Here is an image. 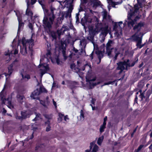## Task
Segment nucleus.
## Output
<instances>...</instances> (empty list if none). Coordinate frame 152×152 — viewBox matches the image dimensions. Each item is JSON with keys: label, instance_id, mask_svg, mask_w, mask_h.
Wrapping results in <instances>:
<instances>
[{"label": "nucleus", "instance_id": "69168bd1", "mask_svg": "<svg viewBox=\"0 0 152 152\" xmlns=\"http://www.w3.org/2000/svg\"><path fill=\"white\" fill-rule=\"evenodd\" d=\"M107 120V117L105 116V118H104V122H106V121Z\"/></svg>", "mask_w": 152, "mask_h": 152}, {"label": "nucleus", "instance_id": "72a5a7b5", "mask_svg": "<svg viewBox=\"0 0 152 152\" xmlns=\"http://www.w3.org/2000/svg\"><path fill=\"white\" fill-rule=\"evenodd\" d=\"M71 85H70L69 87L71 89L73 90L76 87V85L77 83L76 82H71L70 83Z\"/></svg>", "mask_w": 152, "mask_h": 152}, {"label": "nucleus", "instance_id": "864d4df0", "mask_svg": "<svg viewBox=\"0 0 152 152\" xmlns=\"http://www.w3.org/2000/svg\"><path fill=\"white\" fill-rule=\"evenodd\" d=\"M85 48H84L83 47H81V52L83 53V52L85 53L86 52L85 50Z\"/></svg>", "mask_w": 152, "mask_h": 152}, {"label": "nucleus", "instance_id": "c9c22d12", "mask_svg": "<svg viewBox=\"0 0 152 152\" xmlns=\"http://www.w3.org/2000/svg\"><path fill=\"white\" fill-rule=\"evenodd\" d=\"M45 124L46 125L47 124L48 125V127H47L46 128V131L47 132H48L50 131V121H47L46 122H45Z\"/></svg>", "mask_w": 152, "mask_h": 152}, {"label": "nucleus", "instance_id": "bf43d9fd", "mask_svg": "<svg viewBox=\"0 0 152 152\" xmlns=\"http://www.w3.org/2000/svg\"><path fill=\"white\" fill-rule=\"evenodd\" d=\"M28 26H29V28L31 29V30L32 29V28H33V26H32V24L31 23H30L29 24Z\"/></svg>", "mask_w": 152, "mask_h": 152}, {"label": "nucleus", "instance_id": "ea45409f", "mask_svg": "<svg viewBox=\"0 0 152 152\" xmlns=\"http://www.w3.org/2000/svg\"><path fill=\"white\" fill-rule=\"evenodd\" d=\"M80 117L81 119H82V120H83L84 117L83 111L81 110L80 112Z\"/></svg>", "mask_w": 152, "mask_h": 152}, {"label": "nucleus", "instance_id": "13d9d810", "mask_svg": "<svg viewBox=\"0 0 152 152\" xmlns=\"http://www.w3.org/2000/svg\"><path fill=\"white\" fill-rule=\"evenodd\" d=\"M64 120L66 121L67 120H69V118H68V116L67 115H66L64 116Z\"/></svg>", "mask_w": 152, "mask_h": 152}, {"label": "nucleus", "instance_id": "2eb2a0df", "mask_svg": "<svg viewBox=\"0 0 152 152\" xmlns=\"http://www.w3.org/2000/svg\"><path fill=\"white\" fill-rule=\"evenodd\" d=\"M94 143L93 142H91L90 144V149L89 150H87L85 151V152H96L98 149V146L96 145H94L92 151H91V150L92 148L93 145H94Z\"/></svg>", "mask_w": 152, "mask_h": 152}, {"label": "nucleus", "instance_id": "c85d7f7f", "mask_svg": "<svg viewBox=\"0 0 152 152\" xmlns=\"http://www.w3.org/2000/svg\"><path fill=\"white\" fill-rule=\"evenodd\" d=\"M28 62L26 61H25L23 62V65L25 69H27L28 68Z\"/></svg>", "mask_w": 152, "mask_h": 152}, {"label": "nucleus", "instance_id": "dca6fc26", "mask_svg": "<svg viewBox=\"0 0 152 152\" xmlns=\"http://www.w3.org/2000/svg\"><path fill=\"white\" fill-rule=\"evenodd\" d=\"M20 74L22 77V79L25 80V81H27L30 78V76L28 74H25L24 69H22L20 72Z\"/></svg>", "mask_w": 152, "mask_h": 152}, {"label": "nucleus", "instance_id": "2f4dec72", "mask_svg": "<svg viewBox=\"0 0 152 152\" xmlns=\"http://www.w3.org/2000/svg\"><path fill=\"white\" fill-rule=\"evenodd\" d=\"M102 16L103 19H107L108 17H109V16H107V12L106 11H104L102 12Z\"/></svg>", "mask_w": 152, "mask_h": 152}, {"label": "nucleus", "instance_id": "9b49d317", "mask_svg": "<svg viewBox=\"0 0 152 152\" xmlns=\"http://www.w3.org/2000/svg\"><path fill=\"white\" fill-rule=\"evenodd\" d=\"M40 94V91L39 89H37L32 93L31 95V97L34 99H37L39 100V98L38 97V96Z\"/></svg>", "mask_w": 152, "mask_h": 152}, {"label": "nucleus", "instance_id": "c03bdc74", "mask_svg": "<svg viewBox=\"0 0 152 152\" xmlns=\"http://www.w3.org/2000/svg\"><path fill=\"white\" fill-rule=\"evenodd\" d=\"M40 103L42 105L45 107H47V105L46 104V102L43 101L42 100H40Z\"/></svg>", "mask_w": 152, "mask_h": 152}, {"label": "nucleus", "instance_id": "e2e57ef3", "mask_svg": "<svg viewBox=\"0 0 152 152\" xmlns=\"http://www.w3.org/2000/svg\"><path fill=\"white\" fill-rule=\"evenodd\" d=\"M7 112L6 110H5L4 108H3V111H2V113L3 114H5L6 112Z\"/></svg>", "mask_w": 152, "mask_h": 152}, {"label": "nucleus", "instance_id": "052dcab7", "mask_svg": "<svg viewBox=\"0 0 152 152\" xmlns=\"http://www.w3.org/2000/svg\"><path fill=\"white\" fill-rule=\"evenodd\" d=\"M56 83L54 82L53 83V85L52 86V88H53L55 87H56Z\"/></svg>", "mask_w": 152, "mask_h": 152}, {"label": "nucleus", "instance_id": "5701e85b", "mask_svg": "<svg viewBox=\"0 0 152 152\" xmlns=\"http://www.w3.org/2000/svg\"><path fill=\"white\" fill-rule=\"evenodd\" d=\"M103 34H107L108 32V26H106L102 28L101 30Z\"/></svg>", "mask_w": 152, "mask_h": 152}, {"label": "nucleus", "instance_id": "e433bc0d", "mask_svg": "<svg viewBox=\"0 0 152 152\" xmlns=\"http://www.w3.org/2000/svg\"><path fill=\"white\" fill-rule=\"evenodd\" d=\"M86 79L87 82H89L90 83H91L92 81H95L96 80V78L94 77L93 79H91V78H88V77L87 76L86 78Z\"/></svg>", "mask_w": 152, "mask_h": 152}, {"label": "nucleus", "instance_id": "49530a36", "mask_svg": "<svg viewBox=\"0 0 152 152\" xmlns=\"http://www.w3.org/2000/svg\"><path fill=\"white\" fill-rule=\"evenodd\" d=\"M51 52L49 50L47 51L46 53V56L48 58H50L51 56Z\"/></svg>", "mask_w": 152, "mask_h": 152}, {"label": "nucleus", "instance_id": "0eeeda50", "mask_svg": "<svg viewBox=\"0 0 152 152\" xmlns=\"http://www.w3.org/2000/svg\"><path fill=\"white\" fill-rule=\"evenodd\" d=\"M118 66L117 68V70H120L121 71L119 72V73H121L122 71L124 69H127L128 66H129L127 64V61H125L123 62H120L117 64Z\"/></svg>", "mask_w": 152, "mask_h": 152}, {"label": "nucleus", "instance_id": "c756f323", "mask_svg": "<svg viewBox=\"0 0 152 152\" xmlns=\"http://www.w3.org/2000/svg\"><path fill=\"white\" fill-rule=\"evenodd\" d=\"M106 124V122H103V124L101 126L100 128V132L102 133L104 132V129L105 128V126Z\"/></svg>", "mask_w": 152, "mask_h": 152}, {"label": "nucleus", "instance_id": "58836bf2", "mask_svg": "<svg viewBox=\"0 0 152 152\" xmlns=\"http://www.w3.org/2000/svg\"><path fill=\"white\" fill-rule=\"evenodd\" d=\"M40 91V93L42 92H47V91L45 88L41 86L39 89Z\"/></svg>", "mask_w": 152, "mask_h": 152}, {"label": "nucleus", "instance_id": "5fc2aeb1", "mask_svg": "<svg viewBox=\"0 0 152 152\" xmlns=\"http://www.w3.org/2000/svg\"><path fill=\"white\" fill-rule=\"evenodd\" d=\"M144 146V145H140V146L138 147V148H137L138 150H139L140 151L141 150L142 148Z\"/></svg>", "mask_w": 152, "mask_h": 152}, {"label": "nucleus", "instance_id": "603ef678", "mask_svg": "<svg viewBox=\"0 0 152 152\" xmlns=\"http://www.w3.org/2000/svg\"><path fill=\"white\" fill-rule=\"evenodd\" d=\"M73 1L74 0H66V2L70 4L72 3Z\"/></svg>", "mask_w": 152, "mask_h": 152}, {"label": "nucleus", "instance_id": "a18cd8bd", "mask_svg": "<svg viewBox=\"0 0 152 152\" xmlns=\"http://www.w3.org/2000/svg\"><path fill=\"white\" fill-rule=\"evenodd\" d=\"M27 1H28L29 3L30 4V5L31 4V5H33L36 2V0H31V2L30 3L29 1L28 0H26V3H27Z\"/></svg>", "mask_w": 152, "mask_h": 152}, {"label": "nucleus", "instance_id": "ddd939ff", "mask_svg": "<svg viewBox=\"0 0 152 152\" xmlns=\"http://www.w3.org/2000/svg\"><path fill=\"white\" fill-rule=\"evenodd\" d=\"M94 20L96 22L95 23L96 28L97 31H99L102 28V24L101 23L99 22V20L96 17H94Z\"/></svg>", "mask_w": 152, "mask_h": 152}, {"label": "nucleus", "instance_id": "6e6552de", "mask_svg": "<svg viewBox=\"0 0 152 152\" xmlns=\"http://www.w3.org/2000/svg\"><path fill=\"white\" fill-rule=\"evenodd\" d=\"M131 39L134 41L137 42L136 46L140 49L143 46V45H141L142 43V38L140 37L137 33H135L132 35L131 37Z\"/></svg>", "mask_w": 152, "mask_h": 152}, {"label": "nucleus", "instance_id": "bb28decb", "mask_svg": "<svg viewBox=\"0 0 152 152\" xmlns=\"http://www.w3.org/2000/svg\"><path fill=\"white\" fill-rule=\"evenodd\" d=\"M80 45L82 46V47H83L85 48L86 44V40L85 39H83L82 40L80 41Z\"/></svg>", "mask_w": 152, "mask_h": 152}, {"label": "nucleus", "instance_id": "393cba45", "mask_svg": "<svg viewBox=\"0 0 152 152\" xmlns=\"http://www.w3.org/2000/svg\"><path fill=\"white\" fill-rule=\"evenodd\" d=\"M70 68L71 69L73 70L74 71L77 72V73H78V72H79L80 71V69L79 68H76L75 65L74 64H72L70 65Z\"/></svg>", "mask_w": 152, "mask_h": 152}, {"label": "nucleus", "instance_id": "338daca9", "mask_svg": "<svg viewBox=\"0 0 152 152\" xmlns=\"http://www.w3.org/2000/svg\"><path fill=\"white\" fill-rule=\"evenodd\" d=\"M48 97L47 96L46 97V100H47V105H48L49 103V102L48 101Z\"/></svg>", "mask_w": 152, "mask_h": 152}, {"label": "nucleus", "instance_id": "4d7b16f0", "mask_svg": "<svg viewBox=\"0 0 152 152\" xmlns=\"http://www.w3.org/2000/svg\"><path fill=\"white\" fill-rule=\"evenodd\" d=\"M93 55H94V51L92 52V53L90 55V57L91 59H92L93 58Z\"/></svg>", "mask_w": 152, "mask_h": 152}, {"label": "nucleus", "instance_id": "cd10ccee", "mask_svg": "<svg viewBox=\"0 0 152 152\" xmlns=\"http://www.w3.org/2000/svg\"><path fill=\"white\" fill-rule=\"evenodd\" d=\"M98 55V58L100 62L101 58L103 57V53L102 51H99L97 53Z\"/></svg>", "mask_w": 152, "mask_h": 152}, {"label": "nucleus", "instance_id": "1a4fd4ad", "mask_svg": "<svg viewBox=\"0 0 152 152\" xmlns=\"http://www.w3.org/2000/svg\"><path fill=\"white\" fill-rule=\"evenodd\" d=\"M18 12H16V15L17 16L19 22L18 28V34L20 32V30L23 28V23H22L21 20V15H18Z\"/></svg>", "mask_w": 152, "mask_h": 152}, {"label": "nucleus", "instance_id": "6e6d98bb", "mask_svg": "<svg viewBox=\"0 0 152 152\" xmlns=\"http://www.w3.org/2000/svg\"><path fill=\"white\" fill-rule=\"evenodd\" d=\"M53 105L55 106V108H56L57 107V104L56 102L54 101L53 99Z\"/></svg>", "mask_w": 152, "mask_h": 152}, {"label": "nucleus", "instance_id": "f257e3e1", "mask_svg": "<svg viewBox=\"0 0 152 152\" xmlns=\"http://www.w3.org/2000/svg\"><path fill=\"white\" fill-rule=\"evenodd\" d=\"M38 1L42 7L45 14L43 20V26L45 28H50L54 21L56 17V10L55 9L52 8L50 10L48 11L45 5L43 4V2L40 0Z\"/></svg>", "mask_w": 152, "mask_h": 152}, {"label": "nucleus", "instance_id": "774afa93", "mask_svg": "<svg viewBox=\"0 0 152 152\" xmlns=\"http://www.w3.org/2000/svg\"><path fill=\"white\" fill-rule=\"evenodd\" d=\"M90 105L91 106L92 108V110H95V108L94 107H93L91 104H90Z\"/></svg>", "mask_w": 152, "mask_h": 152}, {"label": "nucleus", "instance_id": "680f3d73", "mask_svg": "<svg viewBox=\"0 0 152 152\" xmlns=\"http://www.w3.org/2000/svg\"><path fill=\"white\" fill-rule=\"evenodd\" d=\"M73 50L75 53H77L78 52V50L76 49L75 47L73 48Z\"/></svg>", "mask_w": 152, "mask_h": 152}, {"label": "nucleus", "instance_id": "7ed1b4c3", "mask_svg": "<svg viewBox=\"0 0 152 152\" xmlns=\"http://www.w3.org/2000/svg\"><path fill=\"white\" fill-rule=\"evenodd\" d=\"M138 19L137 16L135 18L133 15L131 13L128 15L127 18L125 20L123 25L124 26H127L129 28H131L136 22L137 19Z\"/></svg>", "mask_w": 152, "mask_h": 152}, {"label": "nucleus", "instance_id": "f8f14e48", "mask_svg": "<svg viewBox=\"0 0 152 152\" xmlns=\"http://www.w3.org/2000/svg\"><path fill=\"white\" fill-rule=\"evenodd\" d=\"M123 24V22L122 21H120L118 23L117 25L118 26V27L120 29V31H115V32L114 33L115 36L117 37H119L120 35L122 34L121 30L122 29V27L121 26Z\"/></svg>", "mask_w": 152, "mask_h": 152}, {"label": "nucleus", "instance_id": "473e14b6", "mask_svg": "<svg viewBox=\"0 0 152 152\" xmlns=\"http://www.w3.org/2000/svg\"><path fill=\"white\" fill-rule=\"evenodd\" d=\"M103 139H104L103 136H101V137H99L98 138V141H97V144L99 145H101V144L102 143V142L103 141Z\"/></svg>", "mask_w": 152, "mask_h": 152}, {"label": "nucleus", "instance_id": "8fccbe9b", "mask_svg": "<svg viewBox=\"0 0 152 152\" xmlns=\"http://www.w3.org/2000/svg\"><path fill=\"white\" fill-rule=\"evenodd\" d=\"M120 54L119 52H117L115 53V56L114 57V59L115 60H116L117 59V57L118 56V55Z\"/></svg>", "mask_w": 152, "mask_h": 152}, {"label": "nucleus", "instance_id": "aec40b11", "mask_svg": "<svg viewBox=\"0 0 152 152\" xmlns=\"http://www.w3.org/2000/svg\"><path fill=\"white\" fill-rule=\"evenodd\" d=\"M13 65L12 64H10V65L8 68V74H7L6 73H5L4 74L5 76L6 77V80H7V76H10L12 72L13 69H12V68L13 67Z\"/></svg>", "mask_w": 152, "mask_h": 152}, {"label": "nucleus", "instance_id": "f704fd0d", "mask_svg": "<svg viewBox=\"0 0 152 152\" xmlns=\"http://www.w3.org/2000/svg\"><path fill=\"white\" fill-rule=\"evenodd\" d=\"M64 116V115L61 113H58L59 117L58 118V121L59 122H61L62 120V118Z\"/></svg>", "mask_w": 152, "mask_h": 152}, {"label": "nucleus", "instance_id": "20e7f679", "mask_svg": "<svg viewBox=\"0 0 152 152\" xmlns=\"http://www.w3.org/2000/svg\"><path fill=\"white\" fill-rule=\"evenodd\" d=\"M4 89H3L0 93V96L1 98V100L2 101L3 103H6L8 104V106L10 108H13V106L12 105L11 101V99H10L9 98L6 99L5 96L4 94Z\"/></svg>", "mask_w": 152, "mask_h": 152}, {"label": "nucleus", "instance_id": "a878e982", "mask_svg": "<svg viewBox=\"0 0 152 152\" xmlns=\"http://www.w3.org/2000/svg\"><path fill=\"white\" fill-rule=\"evenodd\" d=\"M17 98L18 100V102L20 103H22L23 102V100L24 99V97L23 96L20 95L18 94L17 96Z\"/></svg>", "mask_w": 152, "mask_h": 152}, {"label": "nucleus", "instance_id": "37998d69", "mask_svg": "<svg viewBox=\"0 0 152 152\" xmlns=\"http://www.w3.org/2000/svg\"><path fill=\"white\" fill-rule=\"evenodd\" d=\"M140 95L139 96L140 98H141V99L142 100L144 98H145V97L144 95V93H142V91H140Z\"/></svg>", "mask_w": 152, "mask_h": 152}, {"label": "nucleus", "instance_id": "f3484780", "mask_svg": "<svg viewBox=\"0 0 152 152\" xmlns=\"http://www.w3.org/2000/svg\"><path fill=\"white\" fill-rule=\"evenodd\" d=\"M30 6V4L28 1H27V8L26 11V15L29 16L30 18H31L33 15V13L32 11L29 10V8Z\"/></svg>", "mask_w": 152, "mask_h": 152}, {"label": "nucleus", "instance_id": "a19ab883", "mask_svg": "<svg viewBox=\"0 0 152 152\" xmlns=\"http://www.w3.org/2000/svg\"><path fill=\"white\" fill-rule=\"evenodd\" d=\"M87 67H88L90 69H91V66L90 65H89L88 64H86L84 65L82 69V70L83 71L84 70L85 68Z\"/></svg>", "mask_w": 152, "mask_h": 152}, {"label": "nucleus", "instance_id": "0e129e2a", "mask_svg": "<svg viewBox=\"0 0 152 152\" xmlns=\"http://www.w3.org/2000/svg\"><path fill=\"white\" fill-rule=\"evenodd\" d=\"M56 63L58 64H60V61L58 59H56Z\"/></svg>", "mask_w": 152, "mask_h": 152}, {"label": "nucleus", "instance_id": "4c0bfd02", "mask_svg": "<svg viewBox=\"0 0 152 152\" xmlns=\"http://www.w3.org/2000/svg\"><path fill=\"white\" fill-rule=\"evenodd\" d=\"M116 81H117V80H115L114 81H110L108 82L107 83H104V84L102 86L104 85H109V84H114V83Z\"/></svg>", "mask_w": 152, "mask_h": 152}, {"label": "nucleus", "instance_id": "3c124183", "mask_svg": "<svg viewBox=\"0 0 152 152\" xmlns=\"http://www.w3.org/2000/svg\"><path fill=\"white\" fill-rule=\"evenodd\" d=\"M40 115V114L39 113L37 114L36 115V117L33 120V121H36L37 120V117H39Z\"/></svg>", "mask_w": 152, "mask_h": 152}, {"label": "nucleus", "instance_id": "4468645a", "mask_svg": "<svg viewBox=\"0 0 152 152\" xmlns=\"http://www.w3.org/2000/svg\"><path fill=\"white\" fill-rule=\"evenodd\" d=\"M18 45L19 44L16 45L15 46L13 45L12 46V50L10 52L9 51L8 53L7 54H5V55H10V54H12L13 53L14 54H18Z\"/></svg>", "mask_w": 152, "mask_h": 152}, {"label": "nucleus", "instance_id": "79ce46f5", "mask_svg": "<svg viewBox=\"0 0 152 152\" xmlns=\"http://www.w3.org/2000/svg\"><path fill=\"white\" fill-rule=\"evenodd\" d=\"M126 61H127V64H128L129 65V66H128V67H130V66H133L135 64V63L134 62L132 63V64H130L129 63V59L127 60Z\"/></svg>", "mask_w": 152, "mask_h": 152}, {"label": "nucleus", "instance_id": "39448f33", "mask_svg": "<svg viewBox=\"0 0 152 152\" xmlns=\"http://www.w3.org/2000/svg\"><path fill=\"white\" fill-rule=\"evenodd\" d=\"M39 67L40 68V76L42 78L44 74L46 73L49 70L48 65L45 64H40Z\"/></svg>", "mask_w": 152, "mask_h": 152}, {"label": "nucleus", "instance_id": "a211bd4d", "mask_svg": "<svg viewBox=\"0 0 152 152\" xmlns=\"http://www.w3.org/2000/svg\"><path fill=\"white\" fill-rule=\"evenodd\" d=\"M144 25V23L143 22H141L139 23L137 25H135L133 28L134 30H137V31H140L141 28L143 27Z\"/></svg>", "mask_w": 152, "mask_h": 152}, {"label": "nucleus", "instance_id": "b1692460", "mask_svg": "<svg viewBox=\"0 0 152 152\" xmlns=\"http://www.w3.org/2000/svg\"><path fill=\"white\" fill-rule=\"evenodd\" d=\"M21 116H18V114L16 113L15 115V118L18 120H19L20 121H22L23 119H25V118L26 117L25 116L23 115V113H21Z\"/></svg>", "mask_w": 152, "mask_h": 152}, {"label": "nucleus", "instance_id": "6ab92c4d", "mask_svg": "<svg viewBox=\"0 0 152 152\" xmlns=\"http://www.w3.org/2000/svg\"><path fill=\"white\" fill-rule=\"evenodd\" d=\"M112 41H110L108 42L106 45L107 52V55L108 56H110L111 54V51L110 49V48L111 45V44H112Z\"/></svg>", "mask_w": 152, "mask_h": 152}, {"label": "nucleus", "instance_id": "412c9836", "mask_svg": "<svg viewBox=\"0 0 152 152\" xmlns=\"http://www.w3.org/2000/svg\"><path fill=\"white\" fill-rule=\"evenodd\" d=\"M137 4H136L134 6V7L135 10V11L138 10L139 8L141 7V5L142 2L144 1V0H137Z\"/></svg>", "mask_w": 152, "mask_h": 152}, {"label": "nucleus", "instance_id": "9d476101", "mask_svg": "<svg viewBox=\"0 0 152 152\" xmlns=\"http://www.w3.org/2000/svg\"><path fill=\"white\" fill-rule=\"evenodd\" d=\"M71 11L72 10L70 8H69L68 11L62 12L61 13V17L60 18V20H63L64 17L67 18L68 17H69L70 18L71 16Z\"/></svg>", "mask_w": 152, "mask_h": 152}, {"label": "nucleus", "instance_id": "de8ad7c7", "mask_svg": "<svg viewBox=\"0 0 152 152\" xmlns=\"http://www.w3.org/2000/svg\"><path fill=\"white\" fill-rule=\"evenodd\" d=\"M79 13H78L76 14L75 18L76 20V22H77L79 21Z\"/></svg>", "mask_w": 152, "mask_h": 152}, {"label": "nucleus", "instance_id": "7c9ffc66", "mask_svg": "<svg viewBox=\"0 0 152 152\" xmlns=\"http://www.w3.org/2000/svg\"><path fill=\"white\" fill-rule=\"evenodd\" d=\"M21 113H23V115L25 116V119L29 117L30 115L29 112V111H22Z\"/></svg>", "mask_w": 152, "mask_h": 152}, {"label": "nucleus", "instance_id": "09e8293b", "mask_svg": "<svg viewBox=\"0 0 152 152\" xmlns=\"http://www.w3.org/2000/svg\"><path fill=\"white\" fill-rule=\"evenodd\" d=\"M62 53L64 59V60H66L67 58V56H66V52L64 50H63L62 51Z\"/></svg>", "mask_w": 152, "mask_h": 152}, {"label": "nucleus", "instance_id": "f03ea898", "mask_svg": "<svg viewBox=\"0 0 152 152\" xmlns=\"http://www.w3.org/2000/svg\"><path fill=\"white\" fill-rule=\"evenodd\" d=\"M34 40L32 39H26L25 38L22 39V43L23 47L20 46V53L23 55L27 53L28 51L31 53L33 51L32 48L34 45Z\"/></svg>", "mask_w": 152, "mask_h": 152}, {"label": "nucleus", "instance_id": "4be33fe9", "mask_svg": "<svg viewBox=\"0 0 152 152\" xmlns=\"http://www.w3.org/2000/svg\"><path fill=\"white\" fill-rule=\"evenodd\" d=\"M66 27L65 26H63L60 30L57 31L59 36L63 34L64 33V32L66 31Z\"/></svg>", "mask_w": 152, "mask_h": 152}, {"label": "nucleus", "instance_id": "423d86ee", "mask_svg": "<svg viewBox=\"0 0 152 152\" xmlns=\"http://www.w3.org/2000/svg\"><path fill=\"white\" fill-rule=\"evenodd\" d=\"M94 12L91 10H89V12L85 14V18L86 23H91L93 22V18L94 20V17L93 16V13Z\"/></svg>", "mask_w": 152, "mask_h": 152}]
</instances>
